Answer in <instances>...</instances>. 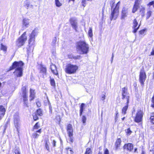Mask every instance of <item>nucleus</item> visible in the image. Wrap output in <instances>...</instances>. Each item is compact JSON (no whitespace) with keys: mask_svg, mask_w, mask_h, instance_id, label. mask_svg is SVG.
<instances>
[{"mask_svg":"<svg viewBox=\"0 0 154 154\" xmlns=\"http://www.w3.org/2000/svg\"><path fill=\"white\" fill-rule=\"evenodd\" d=\"M51 109V106H50V107H49V109Z\"/></svg>","mask_w":154,"mask_h":154,"instance_id":"nucleus-62","label":"nucleus"},{"mask_svg":"<svg viewBox=\"0 0 154 154\" xmlns=\"http://www.w3.org/2000/svg\"><path fill=\"white\" fill-rule=\"evenodd\" d=\"M122 99H126L127 101L126 103H129L130 96L129 94L127 91V89L125 87L123 88L122 89Z\"/></svg>","mask_w":154,"mask_h":154,"instance_id":"nucleus-7","label":"nucleus"},{"mask_svg":"<svg viewBox=\"0 0 154 154\" xmlns=\"http://www.w3.org/2000/svg\"><path fill=\"white\" fill-rule=\"evenodd\" d=\"M143 116V112L140 110L138 111L136 113L135 117L134 119V121L137 123L141 122L142 121Z\"/></svg>","mask_w":154,"mask_h":154,"instance_id":"nucleus-8","label":"nucleus"},{"mask_svg":"<svg viewBox=\"0 0 154 154\" xmlns=\"http://www.w3.org/2000/svg\"><path fill=\"white\" fill-rule=\"evenodd\" d=\"M78 68V66L76 65L69 64L66 66L65 70L67 73L73 74L76 72Z\"/></svg>","mask_w":154,"mask_h":154,"instance_id":"nucleus-4","label":"nucleus"},{"mask_svg":"<svg viewBox=\"0 0 154 154\" xmlns=\"http://www.w3.org/2000/svg\"><path fill=\"white\" fill-rule=\"evenodd\" d=\"M45 148H46V149L48 151H49L50 149H49V145L48 143H47V142H46V143H45Z\"/></svg>","mask_w":154,"mask_h":154,"instance_id":"nucleus-41","label":"nucleus"},{"mask_svg":"<svg viewBox=\"0 0 154 154\" xmlns=\"http://www.w3.org/2000/svg\"><path fill=\"white\" fill-rule=\"evenodd\" d=\"M36 104H37V106H41V104L40 103V102H39V101H38L36 103Z\"/></svg>","mask_w":154,"mask_h":154,"instance_id":"nucleus-51","label":"nucleus"},{"mask_svg":"<svg viewBox=\"0 0 154 154\" xmlns=\"http://www.w3.org/2000/svg\"><path fill=\"white\" fill-rule=\"evenodd\" d=\"M137 149H135V152L137 150Z\"/></svg>","mask_w":154,"mask_h":154,"instance_id":"nucleus-63","label":"nucleus"},{"mask_svg":"<svg viewBox=\"0 0 154 154\" xmlns=\"http://www.w3.org/2000/svg\"><path fill=\"white\" fill-rule=\"evenodd\" d=\"M30 20L27 18H24L22 21V24L23 27L26 28H28L30 23Z\"/></svg>","mask_w":154,"mask_h":154,"instance_id":"nucleus-13","label":"nucleus"},{"mask_svg":"<svg viewBox=\"0 0 154 154\" xmlns=\"http://www.w3.org/2000/svg\"><path fill=\"white\" fill-rule=\"evenodd\" d=\"M124 149H127L128 150L131 151L133 149V145L131 143L125 144L124 146Z\"/></svg>","mask_w":154,"mask_h":154,"instance_id":"nucleus-20","label":"nucleus"},{"mask_svg":"<svg viewBox=\"0 0 154 154\" xmlns=\"http://www.w3.org/2000/svg\"><path fill=\"white\" fill-rule=\"evenodd\" d=\"M146 31V29H143L139 31V33L141 35L143 34Z\"/></svg>","mask_w":154,"mask_h":154,"instance_id":"nucleus-43","label":"nucleus"},{"mask_svg":"<svg viewBox=\"0 0 154 154\" xmlns=\"http://www.w3.org/2000/svg\"><path fill=\"white\" fill-rule=\"evenodd\" d=\"M50 82L51 85V86L54 87L55 86V83L54 79L53 78H50Z\"/></svg>","mask_w":154,"mask_h":154,"instance_id":"nucleus-28","label":"nucleus"},{"mask_svg":"<svg viewBox=\"0 0 154 154\" xmlns=\"http://www.w3.org/2000/svg\"><path fill=\"white\" fill-rule=\"evenodd\" d=\"M37 115L36 114V113H35L34 114H33V119L35 120H36L38 119V117L37 116Z\"/></svg>","mask_w":154,"mask_h":154,"instance_id":"nucleus-38","label":"nucleus"},{"mask_svg":"<svg viewBox=\"0 0 154 154\" xmlns=\"http://www.w3.org/2000/svg\"><path fill=\"white\" fill-rule=\"evenodd\" d=\"M152 14V11H149L147 12L146 13V19H148L150 17L151 14Z\"/></svg>","mask_w":154,"mask_h":154,"instance_id":"nucleus-34","label":"nucleus"},{"mask_svg":"<svg viewBox=\"0 0 154 154\" xmlns=\"http://www.w3.org/2000/svg\"><path fill=\"white\" fill-rule=\"evenodd\" d=\"M15 154H20L19 151V149H17L14 151Z\"/></svg>","mask_w":154,"mask_h":154,"instance_id":"nucleus-45","label":"nucleus"},{"mask_svg":"<svg viewBox=\"0 0 154 154\" xmlns=\"http://www.w3.org/2000/svg\"><path fill=\"white\" fill-rule=\"evenodd\" d=\"M151 122L153 124H154V116H152L150 118Z\"/></svg>","mask_w":154,"mask_h":154,"instance_id":"nucleus-39","label":"nucleus"},{"mask_svg":"<svg viewBox=\"0 0 154 154\" xmlns=\"http://www.w3.org/2000/svg\"><path fill=\"white\" fill-rule=\"evenodd\" d=\"M40 128V125L38 122H37L34 126L32 131H38V129Z\"/></svg>","mask_w":154,"mask_h":154,"instance_id":"nucleus-22","label":"nucleus"},{"mask_svg":"<svg viewBox=\"0 0 154 154\" xmlns=\"http://www.w3.org/2000/svg\"><path fill=\"white\" fill-rule=\"evenodd\" d=\"M77 51L80 54H86L89 51L88 45L85 41H80L77 43Z\"/></svg>","mask_w":154,"mask_h":154,"instance_id":"nucleus-2","label":"nucleus"},{"mask_svg":"<svg viewBox=\"0 0 154 154\" xmlns=\"http://www.w3.org/2000/svg\"><path fill=\"white\" fill-rule=\"evenodd\" d=\"M52 143L53 145V146H55L56 145V141L54 140H53L52 142Z\"/></svg>","mask_w":154,"mask_h":154,"instance_id":"nucleus-50","label":"nucleus"},{"mask_svg":"<svg viewBox=\"0 0 154 154\" xmlns=\"http://www.w3.org/2000/svg\"><path fill=\"white\" fill-rule=\"evenodd\" d=\"M26 32H24L16 42V45L18 47H20L23 45L26 41L27 38L26 35Z\"/></svg>","mask_w":154,"mask_h":154,"instance_id":"nucleus-6","label":"nucleus"},{"mask_svg":"<svg viewBox=\"0 0 154 154\" xmlns=\"http://www.w3.org/2000/svg\"><path fill=\"white\" fill-rule=\"evenodd\" d=\"M85 106V104L84 103H82L80 107V110H82L83 111L84 110V107Z\"/></svg>","mask_w":154,"mask_h":154,"instance_id":"nucleus-42","label":"nucleus"},{"mask_svg":"<svg viewBox=\"0 0 154 154\" xmlns=\"http://www.w3.org/2000/svg\"><path fill=\"white\" fill-rule=\"evenodd\" d=\"M141 154H144V152L143 151Z\"/></svg>","mask_w":154,"mask_h":154,"instance_id":"nucleus-61","label":"nucleus"},{"mask_svg":"<svg viewBox=\"0 0 154 154\" xmlns=\"http://www.w3.org/2000/svg\"><path fill=\"white\" fill-rule=\"evenodd\" d=\"M86 0H82V2L83 3V6L85 7V6Z\"/></svg>","mask_w":154,"mask_h":154,"instance_id":"nucleus-49","label":"nucleus"},{"mask_svg":"<svg viewBox=\"0 0 154 154\" xmlns=\"http://www.w3.org/2000/svg\"><path fill=\"white\" fill-rule=\"evenodd\" d=\"M50 112L51 113H52V109H50Z\"/></svg>","mask_w":154,"mask_h":154,"instance_id":"nucleus-59","label":"nucleus"},{"mask_svg":"<svg viewBox=\"0 0 154 154\" xmlns=\"http://www.w3.org/2000/svg\"><path fill=\"white\" fill-rule=\"evenodd\" d=\"M145 9V8L142 6H141L140 8V12L142 17L144 16L145 15L144 11Z\"/></svg>","mask_w":154,"mask_h":154,"instance_id":"nucleus-24","label":"nucleus"},{"mask_svg":"<svg viewBox=\"0 0 154 154\" xmlns=\"http://www.w3.org/2000/svg\"><path fill=\"white\" fill-rule=\"evenodd\" d=\"M50 68L52 72L55 75H57L58 74L56 66L55 65L53 64H51L50 66Z\"/></svg>","mask_w":154,"mask_h":154,"instance_id":"nucleus-17","label":"nucleus"},{"mask_svg":"<svg viewBox=\"0 0 154 154\" xmlns=\"http://www.w3.org/2000/svg\"><path fill=\"white\" fill-rule=\"evenodd\" d=\"M24 63L21 61L14 62L11 66L10 68V70L15 69L13 73L17 77H20L23 75V67Z\"/></svg>","mask_w":154,"mask_h":154,"instance_id":"nucleus-1","label":"nucleus"},{"mask_svg":"<svg viewBox=\"0 0 154 154\" xmlns=\"http://www.w3.org/2000/svg\"><path fill=\"white\" fill-rule=\"evenodd\" d=\"M88 35L89 37L92 38L93 36L92 33V30L91 27H89V29L88 31Z\"/></svg>","mask_w":154,"mask_h":154,"instance_id":"nucleus-27","label":"nucleus"},{"mask_svg":"<svg viewBox=\"0 0 154 154\" xmlns=\"http://www.w3.org/2000/svg\"><path fill=\"white\" fill-rule=\"evenodd\" d=\"M125 119V117H124L122 119V120H123Z\"/></svg>","mask_w":154,"mask_h":154,"instance_id":"nucleus-60","label":"nucleus"},{"mask_svg":"<svg viewBox=\"0 0 154 154\" xmlns=\"http://www.w3.org/2000/svg\"><path fill=\"white\" fill-rule=\"evenodd\" d=\"M71 135H70V134H69L68 135L69 137V139H70V140L71 142L72 143V142H73V137H72L73 134H71Z\"/></svg>","mask_w":154,"mask_h":154,"instance_id":"nucleus-40","label":"nucleus"},{"mask_svg":"<svg viewBox=\"0 0 154 154\" xmlns=\"http://www.w3.org/2000/svg\"><path fill=\"white\" fill-rule=\"evenodd\" d=\"M25 7L27 9L33 8V5L32 4L31 1L29 0H26L24 2Z\"/></svg>","mask_w":154,"mask_h":154,"instance_id":"nucleus-12","label":"nucleus"},{"mask_svg":"<svg viewBox=\"0 0 154 154\" xmlns=\"http://www.w3.org/2000/svg\"><path fill=\"white\" fill-rule=\"evenodd\" d=\"M146 78V75L145 72L143 70H141L139 75V82L143 85L144 84Z\"/></svg>","mask_w":154,"mask_h":154,"instance_id":"nucleus-9","label":"nucleus"},{"mask_svg":"<svg viewBox=\"0 0 154 154\" xmlns=\"http://www.w3.org/2000/svg\"><path fill=\"white\" fill-rule=\"evenodd\" d=\"M92 151L90 148H88L86 149L85 154H92Z\"/></svg>","mask_w":154,"mask_h":154,"instance_id":"nucleus-31","label":"nucleus"},{"mask_svg":"<svg viewBox=\"0 0 154 154\" xmlns=\"http://www.w3.org/2000/svg\"><path fill=\"white\" fill-rule=\"evenodd\" d=\"M57 42V38L55 37L53 39L52 42L53 45L54 46L55 45L56 43Z\"/></svg>","mask_w":154,"mask_h":154,"instance_id":"nucleus-37","label":"nucleus"},{"mask_svg":"<svg viewBox=\"0 0 154 154\" xmlns=\"http://www.w3.org/2000/svg\"><path fill=\"white\" fill-rule=\"evenodd\" d=\"M151 106L152 107H154V103H152V104L151 105Z\"/></svg>","mask_w":154,"mask_h":154,"instance_id":"nucleus-58","label":"nucleus"},{"mask_svg":"<svg viewBox=\"0 0 154 154\" xmlns=\"http://www.w3.org/2000/svg\"><path fill=\"white\" fill-rule=\"evenodd\" d=\"M5 109L2 106H0V120L5 114Z\"/></svg>","mask_w":154,"mask_h":154,"instance_id":"nucleus-18","label":"nucleus"},{"mask_svg":"<svg viewBox=\"0 0 154 154\" xmlns=\"http://www.w3.org/2000/svg\"><path fill=\"white\" fill-rule=\"evenodd\" d=\"M14 123L15 127L18 131V129L20 126V122L19 116L17 114H16L14 115Z\"/></svg>","mask_w":154,"mask_h":154,"instance_id":"nucleus-10","label":"nucleus"},{"mask_svg":"<svg viewBox=\"0 0 154 154\" xmlns=\"http://www.w3.org/2000/svg\"><path fill=\"white\" fill-rule=\"evenodd\" d=\"M55 3L56 6L57 7H60L62 5V4L60 2L59 0H55Z\"/></svg>","mask_w":154,"mask_h":154,"instance_id":"nucleus-33","label":"nucleus"},{"mask_svg":"<svg viewBox=\"0 0 154 154\" xmlns=\"http://www.w3.org/2000/svg\"><path fill=\"white\" fill-rule=\"evenodd\" d=\"M38 115L39 116H42V112L41 110L40 109L37 110V111L35 113Z\"/></svg>","mask_w":154,"mask_h":154,"instance_id":"nucleus-32","label":"nucleus"},{"mask_svg":"<svg viewBox=\"0 0 154 154\" xmlns=\"http://www.w3.org/2000/svg\"><path fill=\"white\" fill-rule=\"evenodd\" d=\"M151 54L152 55H154V50L153 49L152 52L151 53Z\"/></svg>","mask_w":154,"mask_h":154,"instance_id":"nucleus-56","label":"nucleus"},{"mask_svg":"<svg viewBox=\"0 0 154 154\" xmlns=\"http://www.w3.org/2000/svg\"><path fill=\"white\" fill-rule=\"evenodd\" d=\"M33 133L32 134V137L34 138H37L40 135L41 133V129H39L38 130V131H33Z\"/></svg>","mask_w":154,"mask_h":154,"instance_id":"nucleus-16","label":"nucleus"},{"mask_svg":"<svg viewBox=\"0 0 154 154\" xmlns=\"http://www.w3.org/2000/svg\"><path fill=\"white\" fill-rule=\"evenodd\" d=\"M70 22L72 28L76 31L77 27V20L74 18H71L70 19Z\"/></svg>","mask_w":154,"mask_h":154,"instance_id":"nucleus-11","label":"nucleus"},{"mask_svg":"<svg viewBox=\"0 0 154 154\" xmlns=\"http://www.w3.org/2000/svg\"><path fill=\"white\" fill-rule=\"evenodd\" d=\"M23 97V101L24 104L27 105V97L26 95H22Z\"/></svg>","mask_w":154,"mask_h":154,"instance_id":"nucleus-30","label":"nucleus"},{"mask_svg":"<svg viewBox=\"0 0 154 154\" xmlns=\"http://www.w3.org/2000/svg\"><path fill=\"white\" fill-rule=\"evenodd\" d=\"M121 143V140L120 138L117 139L115 143V146L116 148H117L120 146Z\"/></svg>","mask_w":154,"mask_h":154,"instance_id":"nucleus-26","label":"nucleus"},{"mask_svg":"<svg viewBox=\"0 0 154 154\" xmlns=\"http://www.w3.org/2000/svg\"><path fill=\"white\" fill-rule=\"evenodd\" d=\"M120 4V2L119 1L116 4L115 7H114V3H113L112 4L111 7L112 9H113L112 11L111 16L110 17V19L111 20H116L118 17L119 13V9Z\"/></svg>","mask_w":154,"mask_h":154,"instance_id":"nucleus-3","label":"nucleus"},{"mask_svg":"<svg viewBox=\"0 0 154 154\" xmlns=\"http://www.w3.org/2000/svg\"><path fill=\"white\" fill-rule=\"evenodd\" d=\"M22 95H26L27 94V90H26V88L24 86L22 88Z\"/></svg>","mask_w":154,"mask_h":154,"instance_id":"nucleus-25","label":"nucleus"},{"mask_svg":"<svg viewBox=\"0 0 154 154\" xmlns=\"http://www.w3.org/2000/svg\"><path fill=\"white\" fill-rule=\"evenodd\" d=\"M86 118L85 116H83L82 117V120L83 123L85 124L86 123Z\"/></svg>","mask_w":154,"mask_h":154,"instance_id":"nucleus-35","label":"nucleus"},{"mask_svg":"<svg viewBox=\"0 0 154 154\" xmlns=\"http://www.w3.org/2000/svg\"><path fill=\"white\" fill-rule=\"evenodd\" d=\"M118 112H116V118H115V120H116L118 118Z\"/></svg>","mask_w":154,"mask_h":154,"instance_id":"nucleus-52","label":"nucleus"},{"mask_svg":"<svg viewBox=\"0 0 154 154\" xmlns=\"http://www.w3.org/2000/svg\"><path fill=\"white\" fill-rule=\"evenodd\" d=\"M99 154H102V153H100V152H99Z\"/></svg>","mask_w":154,"mask_h":154,"instance_id":"nucleus-64","label":"nucleus"},{"mask_svg":"<svg viewBox=\"0 0 154 154\" xmlns=\"http://www.w3.org/2000/svg\"><path fill=\"white\" fill-rule=\"evenodd\" d=\"M128 103H126V105L122 108V113L124 115L126 113V111L128 107Z\"/></svg>","mask_w":154,"mask_h":154,"instance_id":"nucleus-23","label":"nucleus"},{"mask_svg":"<svg viewBox=\"0 0 154 154\" xmlns=\"http://www.w3.org/2000/svg\"><path fill=\"white\" fill-rule=\"evenodd\" d=\"M83 112V111L80 110V116H81L82 115Z\"/></svg>","mask_w":154,"mask_h":154,"instance_id":"nucleus-54","label":"nucleus"},{"mask_svg":"<svg viewBox=\"0 0 154 154\" xmlns=\"http://www.w3.org/2000/svg\"><path fill=\"white\" fill-rule=\"evenodd\" d=\"M46 69L45 68L42 67V68L41 69V71L42 72H43L45 73L46 72Z\"/></svg>","mask_w":154,"mask_h":154,"instance_id":"nucleus-44","label":"nucleus"},{"mask_svg":"<svg viewBox=\"0 0 154 154\" xmlns=\"http://www.w3.org/2000/svg\"><path fill=\"white\" fill-rule=\"evenodd\" d=\"M67 131L68 134H70L71 135V134H73V129L72 125L70 124H69L68 125L67 128Z\"/></svg>","mask_w":154,"mask_h":154,"instance_id":"nucleus-19","label":"nucleus"},{"mask_svg":"<svg viewBox=\"0 0 154 154\" xmlns=\"http://www.w3.org/2000/svg\"><path fill=\"white\" fill-rule=\"evenodd\" d=\"M104 154H109V152L107 149H105L104 152Z\"/></svg>","mask_w":154,"mask_h":154,"instance_id":"nucleus-48","label":"nucleus"},{"mask_svg":"<svg viewBox=\"0 0 154 154\" xmlns=\"http://www.w3.org/2000/svg\"><path fill=\"white\" fill-rule=\"evenodd\" d=\"M152 103H154V95H153V96L152 99Z\"/></svg>","mask_w":154,"mask_h":154,"instance_id":"nucleus-53","label":"nucleus"},{"mask_svg":"<svg viewBox=\"0 0 154 154\" xmlns=\"http://www.w3.org/2000/svg\"><path fill=\"white\" fill-rule=\"evenodd\" d=\"M126 132L128 135H130L132 133V131L130 129V128H128L126 130Z\"/></svg>","mask_w":154,"mask_h":154,"instance_id":"nucleus-36","label":"nucleus"},{"mask_svg":"<svg viewBox=\"0 0 154 154\" xmlns=\"http://www.w3.org/2000/svg\"><path fill=\"white\" fill-rule=\"evenodd\" d=\"M70 149V153L71 154H73V152L72 151V150L70 149V148H69L68 149Z\"/></svg>","mask_w":154,"mask_h":154,"instance_id":"nucleus-55","label":"nucleus"},{"mask_svg":"<svg viewBox=\"0 0 154 154\" xmlns=\"http://www.w3.org/2000/svg\"><path fill=\"white\" fill-rule=\"evenodd\" d=\"M0 49L4 51H6L7 50V47L2 44H1Z\"/></svg>","mask_w":154,"mask_h":154,"instance_id":"nucleus-29","label":"nucleus"},{"mask_svg":"<svg viewBox=\"0 0 154 154\" xmlns=\"http://www.w3.org/2000/svg\"><path fill=\"white\" fill-rule=\"evenodd\" d=\"M113 57H114L113 54H112V60H111V63H112V62Z\"/></svg>","mask_w":154,"mask_h":154,"instance_id":"nucleus-57","label":"nucleus"},{"mask_svg":"<svg viewBox=\"0 0 154 154\" xmlns=\"http://www.w3.org/2000/svg\"><path fill=\"white\" fill-rule=\"evenodd\" d=\"M133 28L134 29L133 32L134 33H135L137 32V30L139 29L140 24L137 27V26L138 25V23L137 21V20L136 19H134L133 20Z\"/></svg>","mask_w":154,"mask_h":154,"instance_id":"nucleus-14","label":"nucleus"},{"mask_svg":"<svg viewBox=\"0 0 154 154\" xmlns=\"http://www.w3.org/2000/svg\"><path fill=\"white\" fill-rule=\"evenodd\" d=\"M128 9L125 7H123L122 11L121 17L122 19H124L126 17L128 13Z\"/></svg>","mask_w":154,"mask_h":154,"instance_id":"nucleus-15","label":"nucleus"},{"mask_svg":"<svg viewBox=\"0 0 154 154\" xmlns=\"http://www.w3.org/2000/svg\"><path fill=\"white\" fill-rule=\"evenodd\" d=\"M105 97L106 96L105 95L103 94L102 95H101V99L102 100H103L105 99Z\"/></svg>","mask_w":154,"mask_h":154,"instance_id":"nucleus-46","label":"nucleus"},{"mask_svg":"<svg viewBox=\"0 0 154 154\" xmlns=\"http://www.w3.org/2000/svg\"><path fill=\"white\" fill-rule=\"evenodd\" d=\"M38 32V30L36 29H35L32 31L29 36V44L30 46H32L34 45L35 36L37 35Z\"/></svg>","mask_w":154,"mask_h":154,"instance_id":"nucleus-5","label":"nucleus"},{"mask_svg":"<svg viewBox=\"0 0 154 154\" xmlns=\"http://www.w3.org/2000/svg\"><path fill=\"white\" fill-rule=\"evenodd\" d=\"M30 100H33L35 97V90L31 88L30 90Z\"/></svg>","mask_w":154,"mask_h":154,"instance_id":"nucleus-21","label":"nucleus"},{"mask_svg":"<svg viewBox=\"0 0 154 154\" xmlns=\"http://www.w3.org/2000/svg\"><path fill=\"white\" fill-rule=\"evenodd\" d=\"M154 3V1H153L151 2H150L149 3H148L147 5L148 6H150L152 5H153V4Z\"/></svg>","mask_w":154,"mask_h":154,"instance_id":"nucleus-47","label":"nucleus"}]
</instances>
